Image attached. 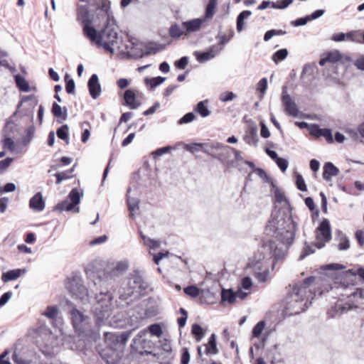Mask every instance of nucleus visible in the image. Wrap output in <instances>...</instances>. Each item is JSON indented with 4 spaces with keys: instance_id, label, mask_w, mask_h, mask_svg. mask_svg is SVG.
Instances as JSON below:
<instances>
[{
    "instance_id": "obj_1",
    "label": "nucleus",
    "mask_w": 364,
    "mask_h": 364,
    "mask_svg": "<svg viewBox=\"0 0 364 364\" xmlns=\"http://www.w3.org/2000/svg\"><path fill=\"white\" fill-rule=\"evenodd\" d=\"M282 256V250L274 240L264 241L250 259L248 266L259 282H265L269 276V260L274 259L277 261Z\"/></svg>"
},
{
    "instance_id": "obj_2",
    "label": "nucleus",
    "mask_w": 364,
    "mask_h": 364,
    "mask_svg": "<svg viewBox=\"0 0 364 364\" xmlns=\"http://www.w3.org/2000/svg\"><path fill=\"white\" fill-rule=\"evenodd\" d=\"M315 281L316 277L311 276L294 286L292 292L287 299L286 309L291 314L303 311L306 302L315 296L316 293L312 290Z\"/></svg>"
},
{
    "instance_id": "obj_3",
    "label": "nucleus",
    "mask_w": 364,
    "mask_h": 364,
    "mask_svg": "<svg viewBox=\"0 0 364 364\" xmlns=\"http://www.w3.org/2000/svg\"><path fill=\"white\" fill-rule=\"evenodd\" d=\"M95 33L92 38H87L90 42L98 47H102L105 50L113 53L115 49H119L117 25L115 19L107 20L101 31L95 28Z\"/></svg>"
},
{
    "instance_id": "obj_4",
    "label": "nucleus",
    "mask_w": 364,
    "mask_h": 364,
    "mask_svg": "<svg viewBox=\"0 0 364 364\" xmlns=\"http://www.w3.org/2000/svg\"><path fill=\"white\" fill-rule=\"evenodd\" d=\"M130 347L132 353L139 355L156 356L154 353L156 344L151 339L146 329H143L137 333L133 338Z\"/></svg>"
},
{
    "instance_id": "obj_5",
    "label": "nucleus",
    "mask_w": 364,
    "mask_h": 364,
    "mask_svg": "<svg viewBox=\"0 0 364 364\" xmlns=\"http://www.w3.org/2000/svg\"><path fill=\"white\" fill-rule=\"evenodd\" d=\"M113 296L109 291L100 292L96 296V302L93 304L92 311L100 321H103L109 316L113 308Z\"/></svg>"
},
{
    "instance_id": "obj_6",
    "label": "nucleus",
    "mask_w": 364,
    "mask_h": 364,
    "mask_svg": "<svg viewBox=\"0 0 364 364\" xmlns=\"http://www.w3.org/2000/svg\"><path fill=\"white\" fill-rule=\"evenodd\" d=\"M314 245L318 249L323 248L331 240V230L328 220L323 219L316 230Z\"/></svg>"
},
{
    "instance_id": "obj_7",
    "label": "nucleus",
    "mask_w": 364,
    "mask_h": 364,
    "mask_svg": "<svg viewBox=\"0 0 364 364\" xmlns=\"http://www.w3.org/2000/svg\"><path fill=\"white\" fill-rule=\"evenodd\" d=\"M77 19L82 23L84 36L93 38V34L95 33V28L91 26L92 21L90 19L88 11L85 6H81L77 9Z\"/></svg>"
},
{
    "instance_id": "obj_8",
    "label": "nucleus",
    "mask_w": 364,
    "mask_h": 364,
    "mask_svg": "<svg viewBox=\"0 0 364 364\" xmlns=\"http://www.w3.org/2000/svg\"><path fill=\"white\" fill-rule=\"evenodd\" d=\"M66 289L69 292L76 296L77 297H83L84 295L87 294V289L82 284L81 279L79 277H73L68 278L66 284Z\"/></svg>"
},
{
    "instance_id": "obj_9",
    "label": "nucleus",
    "mask_w": 364,
    "mask_h": 364,
    "mask_svg": "<svg viewBox=\"0 0 364 364\" xmlns=\"http://www.w3.org/2000/svg\"><path fill=\"white\" fill-rule=\"evenodd\" d=\"M143 98V94L134 89L127 90L124 94V100L125 104L130 109H136L141 104V100Z\"/></svg>"
},
{
    "instance_id": "obj_10",
    "label": "nucleus",
    "mask_w": 364,
    "mask_h": 364,
    "mask_svg": "<svg viewBox=\"0 0 364 364\" xmlns=\"http://www.w3.org/2000/svg\"><path fill=\"white\" fill-rule=\"evenodd\" d=\"M68 197L71 200L70 203L65 200V201H63L57 205L56 208L58 210H60V211L71 210L74 208V207L76 205H77L80 203V194L79 191H77V189H76V188L72 189L69 193Z\"/></svg>"
},
{
    "instance_id": "obj_11",
    "label": "nucleus",
    "mask_w": 364,
    "mask_h": 364,
    "mask_svg": "<svg viewBox=\"0 0 364 364\" xmlns=\"http://www.w3.org/2000/svg\"><path fill=\"white\" fill-rule=\"evenodd\" d=\"M342 59L343 55L340 53V51L334 50L323 53L318 63L321 66H323L327 63H336L341 61Z\"/></svg>"
},
{
    "instance_id": "obj_12",
    "label": "nucleus",
    "mask_w": 364,
    "mask_h": 364,
    "mask_svg": "<svg viewBox=\"0 0 364 364\" xmlns=\"http://www.w3.org/2000/svg\"><path fill=\"white\" fill-rule=\"evenodd\" d=\"M309 132L316 137H324L328 143L333 141L332 133L329 129H321L318 125L314 124L310 128Z\"/></svg>"
},
{
    "instance_id": "obj_13",
    "label": "nucleus",
    "mask_w": 364,
    "mask_h": 364,
    "mask_svg": "<svg viewBox=\"0 0 364 364\" xmlns=\"http://www.w3.org/2000/svg\"><path fill=\"white\" fill-rule=\"evenodd\" d=\"M205 20L201 18H194L191 21L182 23V26L185 29L186 35L198 31L203 26Z\"/></svg>"
},
{
    "instance_id": "obj_14",
    "label": "nucleus",
    "mask_w": 364,
    "mask_h": 364,
    "mask_svg": "<svg viewBox=\"0 0 364 364\" xmlns=\"http://www.w3.org/2000/svg\"><path fill=\"white\" fill-rule=\"evenodd\" d=\"M88 89L91 97L96 99L101 92V86L99 83V79L96 74H93L88 80Z\"/></svg>"
},
{
    "instance_id": "obj_15",
    "label": "nucleus",
    "mask_w": 364,
    "mask_h": 364,
    "mask_svg": "<svg viewBox=\"0 0 364 364\" xmlns=\"http://www.w3.org/2000/svg\"><path fill=\"white\" fill-rule=\"evenodd\" d=\"M95 6L97 10H100L105 14L107 20L112 21L114 19L109 0H95Z\"/></svg>"
},
{
    "instance_id": "obj_16",
    "label": "nucleus",
    "mask_w": 364,
    "mask_h": 364,
    "mask_svg": "<svg viewBox=\"0 0 364 364\" xmlns=\"http://www.w3.org/2000/svg\"><path fill=\"white\" fill-rule=\"evenodd\" d=\"M129 285L132 289V291L128 293L129 296H132L134 291L139 293L141 290L145 289L143 279L141 276L139 275H134L130 278L129 281Z\"/></svg>"
},
{
    "instance_id": "obj_17",
    "label": "nucleus",
    "mask_w": 364,
    "mask_h": 364,
    "mask_svg": "<svg viewBox=\"0 0 364 364\" xmlns=\"http://www.w3.org/2000/svg\"><path fill=\"white\" fill-rule=\"evenodd\" d=\"M29 207L32 210L41 212L45 208V201L43 198L41 193H36L29 201Z\"/></svg>"
},
{
    "instance_id": "obj_18",
    "label": "nucleus",
    "mask_w": 364,
    "mask_h": 364,
    "mask_svg": "<svg viewBox=\"0 0 364 364\" xmlns=\"http://www.w3.org/2000/svg\"><path fill=\"white\" fill-rule=\"evenodd\" d=\"M339 170L332 163L327 162L323 166V178L326 181H330L333 176L338 174Z\"/></svg>"
},
{
    "instance_id": "obj_19",
    "label": "nucleus",
    "mask_w": 364,
    "mask_h": 364,
    "mask_svg": "<svg viewBox=\"0 0 364 364\" xmlns=\"http://www.w3.org/2000/svg\"><path fill=\"white\" fill-rule=\"evenodd\" d=\"M294 230H287L278 234L279 240L284 245H291L294 239Z\"/></svg>"
},
{
    "instance_id": "obj_20",
    "label": "nucleus",
    "mask_w": 364,
    "mask_h": 364,
    "mask_svg": "<svg viewBox=\"0 0 364 364\" xmlns=\"http://www.w3.org/2000/svg\"><path fill=\"white\" fill-rule=\"evenodd\" d=\"M205 353L208 355V354L215 355L218 353V349L217 348L215 334H212L210 336L208 343L205 345Z\"/></svg>"
},
{
    "instance_id": "obj_21",
    "label": "nucleus",
    "mask_w": 364,
    "mask_h": 364,
    "mask_svg": "<svg viewBox=\"0 0 364 364\" xmlns=\"http://www.w3.org/2000/svg\"><path fill=\"white\" fill-rule=\"evenodd\" d=\"M252 14L250 11H243L237 17L236 28L237 32H241L244 29L245 19L247 18Z\"/></svg>"
},
{
    "instance_id": "obj_22",
    "label": "nucleus",
    "mask_w": 364,
    "mask_h": 364,
    "mask_svg": "<svg viewBox=\"0 0 364 364\" xmlns=\"http://www.w3.org/2000/svg\"><path fill=\"white\" fill-rule=\"evenodd\" d=\"M74 169L75 166H73L71 168L68 169L66 171L55 173L54 176L56 178L55 183L57 184H60L64 180L73 178V173L74 171Z\"/></svg>"
},
{
    "instance_id": "obj_23",
    "label": "nucleus",
    "mask_w": 364,
    "mask_h": 364,
    "mask_svg": "<svg viewBox=\"0 0 364 364\" xmlns=\"http://www.w3.org/2000/svg\"><path fill=\"white\" fill-rule=\"evenodd\" d=\"M72 323L75 328L81 324L85 319V316L77 309H73L71 311Z\"/></svg>"
},
{
    "instance_id": "obj_24",
    "label": "nucleus",
    "mask_w": 364,
    "mask_h": 364,
    "mask_svg": "<svg viewBox=\"0 0 364 364\" xmlns=\"http://www.w3.org/2000/svg\"><path fill=\"white\" fill-rule=\"evenodd\" d=\"M15 82L18 88L23 92H28L30 86L28 81L21 75H16L14 76Z\"/></svg>"
},
{
    "instance_id": "obj_25",
    "label": "nucleus",
    "mask_w": 364,
    "mask_h": 364,
    "mask_svg": "<svg viewBox=\"0 0 364 364\" xmlns=\"http://www.w3.org/2000/svg\"><path fill=\"white\" fill-rule=\"evenodd\" d=\"M217 6V0H209L205 12V19H210L213 17Z\"/></svg>"
},
{
    "instance_id": "obj_26",
    "label": "nucleus",
    "mask_w": 364,
    "mask_h": 364,
    "mask_svg": "<svg viewBox=\"0 0 364 364\" xmlns=\"http://www.w3.org/2000/svg\"><path fill=\"white\" fill-rule=\"evenodd\" d=\"M221 300L229 304H234L235 300V294L232 289H223L221 292Z\"/></svg>"
},
{
    "instance_id": "obj_27",
    "label": "nucleus",
    "mask_w": 364,
    "mask_h": 364,
    "mask_svg": "<svg viewBox=\"0 0 364 364\" xmlns=\"http://www.w3.org/2000/svg\"><path fill=\"white\" fill-rule=\"evenodd\" d=\"M363 32L361 31H353L346 33V38L357 43H363Z\"/></svg>"
},
{
    "instance_id": "obj_28",
    "label": "nucleus",
    "mask_w": 364,
    "mask_h": 364,
    "mask_svg": "<svg viewBox=\"0 0 364 364\" xmlns=\"http://www.w3.org/2000/svg\"><path fill=\"white\" fill-rule=\"evenodd\" d=\"M20 276H21V270L20 269L9 270L5 273H3L1 279L3 282H7L9 281L16 279Z\"/></svg>"
},
{
    "instance_id": "obj_29",
    "label": "nucleus",
    "mask_w": 364,
    "mask_h": 364,
    "mask_svg": "<svg viewBox=\"0 0 364 364\" xmlns=\"http://www.w3.org/2000/svg\"><path fill=\"white\" fill-rule=\"evenodd\" d=\"M185 29L181 28L177 23L172 25L168 31V33L172 38H179L183 35H186Z\"/></svg>"
},
{
    "instance_id": "obj_30",
    "label": "nucleus",
    "mask_w": 364,
    "mask_h": 364,
    "mask_svg": "<svg viewBox=\"0 0 364 364\" xmlns=\"http://www.w3.org/2000/svg\"><path fill=\"white\" fill-rule=\"evenodd\" d=\"M207 101H200L198 103L195 111L197 112L201 117H205L210 114V111L208 109Z\"/></svg>"
},
{
    "instance_id": "obj_31",
    "label": "nucleus",
    "mask_w": 364,
    "mask_h": 364,
    "mask_svg": "<svg viewBox=\"0 0 364 364\" xmlns=\"http://www.w3.org/2000/svg\"><path fill=\"white\" fill-rule=\"evenodd\" d=\"M204 147H205V144L193 143V144L188 145L186 146V149L193 154L198 152L199 151H203V152L210 155L208 150H207Z\"/></svg>"
},
{
    "instance_id": "obj_32",
    "label": "nucleus",
    "mask_w": 364,
    "mask_h": 364,
    "mask_svg": "<svg viewBox=\"0 0 364 364\" xmlns=\"http://www.w3.org/2000/svg\"><path fill=\"white\" fill-rule=\"evenodd\" d=\"M338 248L339 250H346L350 247V242L348 238L342 232L338 234Z\"/></svg>"
},
{
    "instance_id": "obj_33",
    "label": "nucleus",
    "mask_w": 364,
    "mask_h": 364,
    "mask_svg": "<svg viewBox=\"0 0 364 364\" xmlns=\"http://www.w3.org/2000/svg\"><path fill=\"white\" fill-rule=\"evenodd\" d=\"M131 333H132V331H129L123 332L120 334L116 333V335H110V336H112V338H114V339L117 342V345L118 344L124 345L126 343V342L127 341V340L129 339V338L130 337Z\"/></svg>"
},
{
    "instance_id": "obj_34",
    "label": "nucleus",
    "mask_w": 364,
    "mask_h": 364,
    "mask_svg": "<svg viewBox=\"0 0 364 364\" xmlns=\"http://www.w3.org/2000/svg\"><path fill=\"white\" fill-rule=\"evenodd\" d=\"M287 55L288 50L286 48H282L276 51L272 55V59L275 63H278L279 61L284 60Z\"/></svg>"
},
{
    "instance_id": "obj_35",
    "label": "nucleus",
    "mask_w": 364,
    "mask_h": 364,
    "mask_svg": "<svg viewBox=\"0 0 364 364\" xmlns=\"http://www.w3.org/2000/svg\"><path fill=\"white\" fill-rule=\"evenodd\" d=\"M146 330H147L148 333H149L152 336H155L158 338L161 337L163 333L162 328H161V326L158 323L149 325L147 327Z\"/></svg>"
},
{
    "instance_id": "obj_36",
    "label": "nucleus",
    "mask_w": 364,
    "mask_h": 364,
    "mask_svg": "<svg viewBox=\"0 0 364 364\" xmlns=\"http://www.w3.org/2000/svg\"><path fill=\"white\" fill-rule=\"evenodd\" d=\"M183 291L186 294L188 295L192 298H196L200 295V289L195 286L191 285L183 289Z\"/></svg>"
},
{
    "instance_id": "obj_37",
    "label": "nucleus",
    "mask_w": 364,
    "mask_h": 364,
    "mask_svg": "<svg viewBox=\"0 0 364 364\" xmlns=\"http://www.w3.org/2000/svg\"><path fill=\"white\" fill-rule=\"evenodd\" d=\"M196 59L199 62H205L207 60H209L210 59L215 57V53L213 51H208L204 53H196L195 54Z\"/></svg>"
},
{
    "instance_id": "obj_38",
    "label": "nucleus",
    "mask_w": 364,
    "mask_h": 364,
    "mask_svg": "<svg viewBox=\"0 0 364 364\" xmlns=\"http://www.w3.org/2000/svg\"><path fill=\"white\" fill-rule=\"evenodd\" d=\"M68 126L67 124H64L61 126L60 128L57 129L56 134L59 139H63L64 141H68Z\"/></svg>"
},
{
    "instance_id": "obj_39",
    "label": "nucleus",
    "mask_w": 364,
    "mask_h": 364,
    "mask_svg": "<svg viewBox=\"0 0 364 364\" xmlns=\"http://www.w3.org/2000/svg\"><path fill=\"white\" fill-rule=\"evenodd\" d=\"M53 114L58 118H62L63 119H65L67 117V114L65 112L64 114L62 112L61 107L57 104L56 102H54L53 104L52 110H51Z\"/></svg>"
},
{
    "instance_id": "obj_40",
    "label": "nucleus",
    "mask_w": 364,
    "mask_h": 364,
    "mask_svg": "<svg viewBox=\"0 0 364 364\" xmlns=\"http://www.w3.org/2000/svg\"><path fill=\"white\" fill-rule=\"evenodd\" d=\"M286 34V31L282 29L276 30L272 29L267 31L264 36V41H269L274 36H282Z\"/></svg>"
},
{
    "instance_id": "obj_41",
    "label": "nucleus",
    "mask_w": 364,
    "mask_h": 364,
    "mask_svg": "<svg viewBox=\"0 0 364 364\" xmlns=\"http://www.w3.org/2000/svg\"><path fill=\"white\" fill-rule=\"evenodd\" d=\"M293 0H278L272 3V7L274 9H284L293 3Z\"/></svg>"
},
{
    "instance_id": "obj_42",
    "label": "nucleus",
    "mask_w": 364,
    "mask_h": 364,
    "mask_svg": "<svg viewBox=\"0 0 364 364\" xmlns=\"http://www.w3.org/2000/svg\"><path fill=\"white\" fill-rule=\"evenodd\" d=\"M352 137L354 140H358L360 138H364V122L358 125L357 131H350Z\"/></svg>"
},
{
    "instance_id": "obj_43",
    "label": "nucleus",
    "mask_w": 364,
    "mask_h": 364,
    "mask_svg": "<svg viewBox=\"0 0 364 364\" xmlns=\"http://www.w3.org/2000/svg\"><path fill=\"white\" fill-rule=\"evenodd\" d=\"M192 333L195 336L196 339L199 341L204 336L203 329L198 324H193L191 328Z\"/></svg>"
},
{
    "instance_id": "obj_44",
    "label": "nucleus",
    "mask_w": 364,
    "mask_h": 364,
    "mask_svg": "<svg viewBox=\"0 0 364 364\" xmlns=\"http://www.w3.org/2000/svg\"><path fill=\"white\" fill-rule=\"evenodd\" d=\"M58 314V309L55 306H49L47 307L46 311L43 314V315L46 317L54 319L57 317Z\"/></svg>"
},
{
    "instance_id": "obj_45",
    "label": "nucleus",
    "mask_w": 364,
    "mask_h": 364,
    "mask_svg": "<svg viewBox=\"0 0 364 364\" xmlns=\"http://www.w3.org/2000/svg\"><path fill=\"white\" fill-rule=\"evenodd\" d=\"M165 80H166L165 77L159 76V77H152L150 79L146 78L145 80V81H146V83L147 85H149L151 88H154L156 86L163 83Z\"/></svg>"
},
{
    "instance_id": "obj_46",
    "label": "nucleus",
    "mask_w": 364,
    "mask_h": 364,
    "mask_svg": "<svg viewBox=\"0 0 364 364\" xmlns=\"http://www.w3.org/2000/svg\"><path fill=\"white\" fill-rule=\"evenodd\" d=\"M265 326V322L264 321H261L258 322L252 330V336L255 338H259Z\"/></svg>"
},
{
    "instance_id": "obj_47",
    "label": "nucleus",
    "mask_w": 364,
    "mask_h": 364,
    "mask_svg": "<svg viewBox=\"0 0 364 364\" xmlns=\"http://www.w3.org/2000/svg\"><path fill=\"white\" fill-rule=\"evenodd\" d=\"M285 112L291 116L296 117L298 114V109L296 108V105L292 101L287 105H284Z\"/></svg>"
},
{
    "instance_id": "obj_48",
    "label": "nucleus",
    "mask_w": 364,
    "mask_h": 364,
    "mask_svg": "<svg viewBox=\"0 0 364 364\" xmlns=\"http://www.w3.org/2000/svg\"><path fill=\"white\" fill-rule=\"evenodd\" d=\"M334 308L336 311L343 313L353 308H357V306H355L350 303H346L345 304L336 303Z\"/></svg>"
},
{
    "instance_id": "obj_49",
    "label": "nucleus",
    "mask_w": 364,
    "mask_h": 364,
    "mask_svg": "<svg viewBox=\"0 0 364 364\" xmlns=\"http://www.w3.org/2000/svg\"><path fill=\"white\" fill-rule=\"evenodd\" d=\"M8 56V53L0 48V66H3L6 68H10L9 63L7 60Z\"/></svg>"
},
{
    "instance_id": "obj_50",
    "label": "nucleus",
    "mask_w": 364,
    "mask_h": 364,
    "mask_svg": "<svg viewBox=\"0 0 364 364\" xmlns=\"http://www.w3.org/2000/svg\"><path fill=\"white\" fill-rule=\"evenodd\" d=\"M110 335H116V333H105V341L111 348H115L117 346V342L114 338H112Z\"/></svg>"
},
{
    "instance_id": "obj_51",
    "label": "nucleus",
    "mask_w": 364,
    "mask_h": 364,
    "mask_svg": "<svg viewBox=\"0 0 364 364\" xmlns=\"http://www.w3.org/2000/svg\"><path fill=\"white\" fill-rule=\"evenodd\" d=\"M72 162V159L68 156H63L58 161L56 165L51 166L50 168L57 169L58 167L69 165Z\"/></svg>"
},
{
    "instance_id": "obj_52",
    "label": "nucleus",
    "mask_w": 364,
    "mask_h": 364,
    "mask_svg": "<svg viewBox=\"0 0 364 364\" xmlns=\"http://www.w3.org/2000/svg\"><path fill=\"white\" fill-rule=\"evenodd\" d=\"M69 77L68 75L66 74L65 76V80L66 82L65 85V90L68 94H73L75 92V82L73 79H70L68 80Z\"/></svg>"
},
{
    "instance_id": "obj_53",
    "label": "nucleus",
    "mask_w": 364,
    "mask_h": 364,
    "mask_svg": "<svg viewBox=\"0 0 364 364\" xmlns=\"http://www.w3.org/2000/svg\"><path fill=\"white\" fill-rule=\"evenodd\" d=\"M161 349L166 352L171 353L172 351V347L171 344L170 340L167 338H164L159 341Z\"/></svg>"
},
{
    "instance_id": "obj_54",
    "label": "nucleus",
    "mask_w": 364,
    "mask_h": 364,
    "mask_svg": "<svg viewBox=\"0 0 364 364\" xmlns=\"http://www.w3.org/2000/svg\"><path fill=\"white\" fill-rule=\"evenodd\" d=\"M180 313L181 314L182 316L177 319V322L179 327L183 328L186 324L188 315L187 311L183 308L180 309Z\"/></svg>"
},
{
    "instance_id": "obj_55",
    "label": "nucleus",
    "mask_w": 364,
    "mask_h": 364,
    "mask_svg": "<svg viewBox=\"0 0 364 364\" xmlns=\"http://www.w3.org/2000/svg\"><path fill=\"white\" fill-rule=\"evenodd\" d=\"M141 237L144 241V243L146 245L149 246L151 248H156L159 246V242L156 240L146 238L145 235H144L142 233H141Z\"/></svg>"
},
{
    "instance_id": "obj_56",
    "label": "nucleus",
    "mask_w": 364,
    "mask_h": 364,
    "mask_svg": "<svg viewBox=\"0 0 364 364\" xmlns=\"http://www.w3.org/2000/svg\"><path fill=\"white\" fill-rule=\"evenodd\" d=\"M141 237L144 241V243L146 245L149 246L151 248H156L159 246V242L156 240L146 238L145 235H144L142 233H141Z\"/></svg>"
},
{
    "instance_id": "obj_57",
    "label": "nucleus",
    "mask_w": 364,
    "mask_h": 364,
    "mask_svg": "<svg viewBox=\"0 0 364 364\" xmlns=\"http://www.w3.org/2000/svg\"><path fill=\"white\" fill-rule=\"evenodd\" d=\"M296 185L299 190L301 191H306V186L303 177L301 175L296 176Z\"/></svg>"
},
{
    "instance_id": "obj_58",
    "label": "nucleus",
    "mask_w": 364,
    "mask_h": 364,
    "mask_svg": "<svg viewBox=\"0 0 364 364\" xmlns=\"http://www.w3.org/2000/svg\"><path fill=\"white\" fill-rule=\"evenodd\" d=\"M195 114L192 112H188L182 118H181L178 121V124H186L189 123L195 119Z\"/></svg>"
},
{
    "instance_id": "obj_59",
    "label": "nucleus",
    "mask_w": 364,
    "mask_h": 364,
    "mask_svg": "<svg viewBox=\"0 0 364 364\" xmlns=\"http://www.w3.org/2000/svg\"><path fill=\"white\" fill-rule=\"evenodd\" d=\"M190 361V353L187 348H183L182 349V354L181 357V364H188Z\"/></svg>"
},
{
    "instance_id": "obj_60",
    "label": "nucleus",
    "mask_w": 364,
    "mask_h": 364,
    "mask_svg": "<svg viewBox=\"0 0 364 364\" xmlns=\"http://www.w3.org/2000/svg\"><path fill=\"white\" fill-rule=\"evenodd\" d=\"M267 88V80L266 78L261 79L257 83V90H259L262 95L264 94Z\"/></svg>"
},
{
    "instance_id": "obj_61",
    "label": "nucleus",
    "mask_w": 364,
    "mask_h": 364,
    "mask_svg": "<svg viewBox=\"0 0 364 364\" xmlns=\"http://www.w3.org/2000/svg\"><path fill=\"white\" fill-rule=\"evenodd\" d=\"M255 173L261 178H264L267 182L274 185L272 179L267 174V173L262 168H257L255 170Z\"/></svg>"
},
{
    "instance_id": "obj_62",
    "label": "nucleus",
    "mask_w": 364,
    "mask_h": 364,
    "mask_svg": "<svg viewBox=\"0 0 364 364\" xmlns=\"http://www.w3.org/2000/svg\"><path fill=\"white\" fill-rule=\"evenodd\" d=\"M235 97V95L232 92H225L220 95V100L222 102H228L232 100Z\"/></svg>"
},
{
    "instance_id": "obj_63",
    "label": "nucleus",
    "mask_w": 364,
    "mask_h": 364,
    "mask_svg": "<svg viewBox=\"0 0 364 364\" xmlns=\"http://www.w3.org/2000/svg\"><path fill=\"white\" fill-rule=\"evenodd\" d=\"M275 202L282 203L287 201V198L283 192L277 189L274 193Z\"/></svg>"
},
{
    "instance_id": "obj_64",
    "label": "nucleus",
    "mask_w": 364,
    "mask_h": 364,
    "mask_svg": "<svg viewBox=\"0 0 364 364\" xmlns=\"http://www.w3.org/2000/svg\"><path fill=\"white\" fill-rule=\"evenodd\" d=\"M277 165L279 167V168L282 170V171L284 172L286 171L287 167H288V161L283 158L279 157L275 161Z\"/></svg>"
}]
</instances>
